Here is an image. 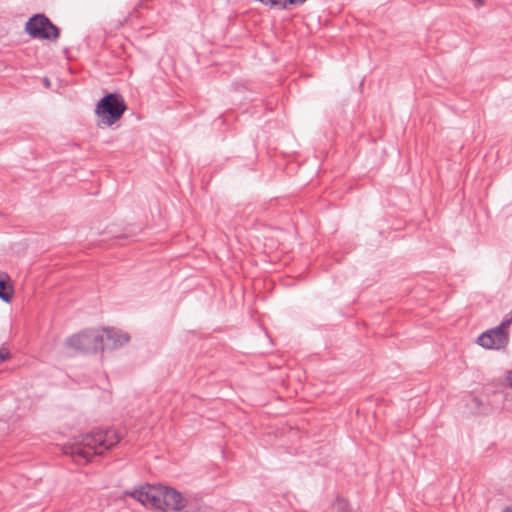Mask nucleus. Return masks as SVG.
I'll return each instance as SVG.
<instances>
[{"label":"nucleus","mask_w":512,"mask_h":512,"mask_svg":"<svg viewBox=\"0 0 512 512\" xmlns=\"http://www.w3.org/2000/svg\"><path fill=\"white\" fill-rule=\"evenodd\" d=\"M115 429L98 430L85 434L70 449V455L77 464H87L95 455H101L121 440Z\"/></svg>","instance_id":"1"},{"label":"nucleus","mask_w":512,"mask_h":512,"mask_svg":"<svg viewBox=\"0 0 512 512\" xmlns=\"http://www.w3.org/2000/svg\"><path fill=\"white\" fill-rule=\"evenodd\" d=\"M512 322V316L505 319L498 327L482 333L477 343L485 349H505L509 342L508 328Z\"/></svg>","instance_id":"4"},{"label":"nucleus","mask_w":512,"mask_h":512,"mask_svg":"<svg viewBox=\"0 0 512 512\" xmlns=\"http://www.w3.org/2000/svg\"><path fill=\"white\" fill-rule=\"evenodd\" d=\"M188 499L176 489L163 486L161 512H184Z\"/></svg>","instance_id":"7"},{"label":"nucleus","mask_w":512,"mask_h":512,"mask_svg":"<svg viewBox=\"0 0 512 512\" xmlns=\"http://www.w3.org/2000/svg\"><path fill=\"white\" fill-rule=\"evenodd\" d=\"M27 33L35 39L56 40L59 37V28L55 26L44 14L32 16L25 25Z\"/></svg>","instance_id":"5"},{"label":"nucleus","mask_w":512,"mask_h":512,"mask_svg":"<svg viewBox=\"0 0 512 512\" xmlns=\"http://www.w3.org/2000/svg\"><path fill=\"white\" fill-rule=\"evenodd\" d=\"M10 357V353L6 348H0V363L4 362Z\"/></svg>","instance_id":"12"},{"label":"nucleus","mask_w":512,"mask_h":512,"mask_svg":"<svg viewBox=\"0 0 512 512\" xmlns=\"http://www.w3.org/2000/svg\"><path fill=\"white\" fill-rule=\"evenodd\" d=\"M66 346L80 352L104 350V336L96 330H85L66 339Z\"/></svg>","instance_id":"3"},{"label":"nucleus","mask_w":512,"mask_h":512,"mask_svg":"<svg viewBox=\"0 0 512 512\" xmlns=\"http://www.w3.org/2000/svg\"><path fill=\"white\" fill-rule=\"evenodd\" d=\"M502 512H512V508H505Z\"/></svg>","instance_id":"14"},{"label":"nucleus","mask_w":512,"mask_h":512,"mask_svg":"<svg viewBox=\"0 0 512 512\" xmlns=\"http://www.w3.org/2000/svg\"><path fill=\"white\" fill-rule=\"evenodd\" d=\"M332 512H354V511L346 500L339 498L333 503Z\"/></svg>","instance_id":"11"},{"label":"nucleus","mask_w":512,"mask_h":512,"mask_svg":"<svg viewBox=\"0 0 512 512\" xmlns=\"http://www.w3.org/2000/svg\"><path fill=\"white\" fill-rule=\"evenodd\" d=\"M45 85H47V86L49 85L48 79H45Z\"/></svg>","instance_id":"15"},{"label":"nucleus","mask_w":512,"mask_h":512,"mask_svg":"<svg viewBox=\"0 0 512 512\" xmlns=\"http://www.w3.org/2000/svg\"><path fill=\"white\" fill-rule=\"evenodd\" d=\"M10 277L7 273L0 271V299L9 303L13 297V287L9 284Z\"/></svg>","instance_id":"9"},{"label":"nucleus","mask_w":512,"mask_h":512,"mask_svg":"<svg viewBox=\"0 0 512 512\" xmlns=\"http://www.w3.org/2000/svg\"><path fill=\"white\" fill-rule=\"evenodd\" d=\"M126 109L123 97L117 93H110L99 100L95 113L103 124L111 126L122 117Z\"/></svg>","instance_id":"2"},{"label":"nucleus","mask_w":512,"mask_h":512,"mask_svg":"<svg viewBox=\"0 0 512 512\" xmlns=\"http://www.w3.org/2000/svg\"><path fill=\"white\" fill-rule=\"evenodd\" d=\"M105 333L106 341L104 340V349H116L128 343L130 337L127 333L114 328H103Z\"/></svg>","instance_id":"8"},{"label":"nucleus","mask_w":512,"mask_h":512,"mask_svg":"<svg viewBox=\"0 0 512 512\" xmlns=\"http://www.w3.org/2000/svg\"><path fill=\"white\" fill-rule=\"evenodd\" d=\"M504 383L506 386L512 388V369L506 372Z\"/></svg>","instance_id":"13"},{"label":"nucleus","mask_w":512,"mask_h":512,"mask_svg":"<svg viewBox=\"0 0 512 512\" xmlns=\"http://www.w3.org/2000/svg\"><path fill=\"white\" fill-rule=\"evenodd\" d=\"M305 0H259L265 6L273 9H286L292 5L302 4Z\"/></svg>","instance_id":"10"},{"label":"nucleus","mask_w":512,"mask_h":512,"mask_svg":"<svg viewBox=\"0 0 512 512\" xmlns=\"http://www.w3.org/2000/svg\"><path fill=\"white\" fill-rule=\"evenodd\" d=\"M163 485H145L132 492V497L147 508L161 511Z\"/></svg>","instance_id":"6"}]
</instances>
